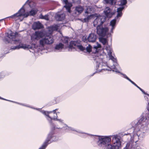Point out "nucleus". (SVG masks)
<instances>
[{"label":"nucleus","mask_w":149,"mask_h":149,"mask_svg":"<svg viewBox=\"0 0 149 149\" xmlns=\"http://www.w3.org/2000/svg\"><path fill=\"white\" fill-rule=\"evenodd\" d=\"M18 36V33H17L16 32L14 33L11 30H10L8 33H6V36L4 39V40L5 42L8 43L11 40L14 41V43L17 45V46H15L14 48H12L14 49H19L20 48H22L24 49L32 48V45L22 43V41L21 40H15V38Z\"/></svg>","instance_id":"f03ea898"},{"label":"nucleus","mask_w":149,"mask_h":149,"mask_svg":"<svg viewBox=\"0 0 149 149\" xmlns=\"http://www.w3.org/2000/svg\"><path fill=\"white\" fill-rule=\"evenodd\" d=\"M49 17H48V16L47 15H46L45 16H43L42 15H41L40 16V19H48Z\"/></svg>","instance_id":"c756f323"},{"label":"nucleus","mask_w":149,"mask_h":149,"mask_svg":"<svg viewBox=\"0 0 149 149\" xmlns=\"http://www.w3.org/2000/svg\"><path fill=\"white\" fill-rule=\"evenodd\" d=\"M127 80H129L130 81L131 83L132 81L129 78H128Z\"/></svg>","instance_id":"a19ab883"},{"label":"nucleus","mask_w":149,"mask_h":149,"mask_svg":"<svg viewBox=\"0 0 149 149\" xmlns=\"http://www.w3.org/2000/svg\"><path fill=\"white\" fill-rule=\"evenodd\" d=\"M97 38L96 35L93 33L89 34L87 38L88 41L90 42H94L95 41Z\"/></svg>","instance_id":"4468645a"},{"label":"nucleus","mask_w":149,"mask_h":149,"mask_svg":"<svg viewBox=\"0 0 149 149\" xmlns=\"http://www.w3.org/2000/svg\"><path fill=\"white\" fill-rule=\"evenodd\" d=\"M62 0L63 3L65 4L64 7L65 8L68 12L70 13L71 11L70 8L72 6L71 3L68 2V0Z\"/></svg>","instance_id":"ddd939ff"},{"label":"nucleus","mask_w":149,"mask_h":149,"mask_svg":"<svg viewBox=\"0 0 149 149\" xmlns=\"http://www.w3.org/2000/svg\"><path fill=\"white\" fill-rule=\"evenodd\" d=\"M33 29L34 30L40 29L43 28V25L40 23L35 22L34 23L33 26Z\"/></svg>","instance_id":"dca6fc26"},{"label":"nucleus","mask_w":149,"mask_h":149,"mask_svg":"<svg viewBox=\"0 0 149 149\" xmlns=\"http://www.w3.org/2000/svg\"><path fill=\"white\" fill-rule=\"evenodd\" d=\"M77 19H75V20H77ZM78 20H80L81 21L83 22V20L84 21V22H86V21H88V20H89V19H78Z\"/></svg>","instance_id":"2f4dec72"},{"label":"nucleus","mask_w":149,"mask_h":149,"mask_svg":"<svg viewBox=\"0 0 149 149\" xmlns=\"http://www.w3.org/2000/svg\"><path fill=\"white\" fill-rule=\"evenodd\" d=\"M65 43H68V38H66L65 39Z\"/></svg>","instance_id":"f704fd0d"},{"label":"nucleus","mask_w":149,"mask_h":149,"mask_svg":"<svg viewBox=\"0 0 149 149\" xmlns=\"http://www.w3.org/2000/svg\"><path fill=\"white\" fill-rule=\"evenodd\" d=\"M84 10L83 8L81 6H77L75 8V10L79 13H81Z\"/></svg>","instance_id":"6ab92c4d"},{"label":"nucleus","mask_w":149,"mask_h":149,"mask_svg":"<svg viewBox=\"0 0 149 149\" xmlns=\"http://www.w3.org/2000/svg\"><path fill=\"white\" fill-rule=\"evenodd\" d=\"M77 47L81 51H83L85 49V47H83L81 45H77Z\"/></svg>","instance_id":"c85d7f7f"},{"label":"nucleus","mask_w":149,"mask_h":149,"mask_svg":"<svg viewBox=\"0 0 149 149\" xmlns=\"http://www.w3.org/2000/svg\"><path fill=\"white\" fill-rule=\"evenodd\" d=\"M111 139L110 136H101L99 138L97 142V145L100 147H106L110 143Z\"/></svg>","instance_id":"0eeeda50"},{"label":"nucleus","mask_w":149,"mask_h":149,"mask_svg":"<svg viewBox=\"0 0 149 149\" xmlns=\"http://www.w3.org/2000/svg\"><path fill=\"white\" fill-rule=\"evenodd\" d=\"M54 132L53 131L50 132L42 145L39 149H45L48 144L53 141L57 140V139H56V136H54Z\"/></svg>","instance_id":"7ed1b4c3"},{"label":"nucleus","mask_w":149,"mask_h":149,"mask_svg":"<svg viewBox=\"0 0 149 149\" xmlns=\"http://www.w3.org/2000/svg\"><path fill=\"white\" fill-rule=\"evenodd\" d=\"M92 47L90 45H89L88 46H87L86 48L87 52L89 53L92 51Z\"/></svg>","instance_id":"cd10ccee"},{"label":"nucleus","mask_w":149,"mask_h":149,"mask_svg":"<svg viewBox=\"0 0 149 149\" xmlns=\"http://www.w3.org/2000/svg\"><path fill=\"white\" fill-rule=\"evenodd\" d=\"M51 26L53 31H54L58 30L59 27V25L58 24H54Z\"/></svg>","instance_id":"a878e982"},{"label":"nucleus","mask_w":149,"mask_h":149,"mask_svg":"<svg viewBox=\"0 0 149 149\" xmlns=\"http://www.w3.org/2000/svg\"><path fill=\"white\" fill-rule=\"evenodd\" d=\"M131 83L132 84H133L134 85V86L136 85V84L134 82H133V81H132L131 82Z\"/></svg>","instance_id":"e433bc0d"},{"label":"nucleus","mask_w":149,"mask_h":149,"mask_svg":"<svg viewBox=\"0 0 149 149\" xmlns=\"http://www.w3.org/2000/svg\"><path fill=\"white\" fill-rule=\"evenodd\" d=\"M62 19H58L57 21H62Z\"/></svg>","instance_id":"c03bdc74"},{"label":"nucleus","mask_w":149,"mask_h":149,"mask_svg":"<svg viewBox=\"0 0 149 149\" xmlns=\"http://www.w3.org/2000/svg\"><path fill=\"white\" fill-rule=\"evenodd\" d=\"M120 5L122 6L117 8L116 15V17L117 18L121 17L122 15V11L124 8V7L123 6L125 5L126 4L127 1L126 0H120Z\"/></svg>","instance_id":"9d476101"},{"label":"nucleus","mask_w":149,"mask_h":149,"mask_svg":"<svg viewBox=\"0 0 149 149\" xmlns=\"http://www.w3.org/2000/svg\"><path fill=\"white\" fill-rule=\"evenodd\" d=\"M20 19V21H22L23 19Z\"/></svg>","instance_id":"a18cd8bd"},{"label":"nucleus","mask_w":149,"mask_h":149,"mask_svg":"<svg viewBox=\"0 0 149 149\" xmlns=\"http://www.w3.org/2000/svg\"><path fill=\"white\" fill-rule=\"evenodd\" d=\"M106 3H109L111 5H114L116 2V0H104Z\"/></svg>","instance_id":"5701e85b"},{"label":"nucleus","mask_w":149,"mask_h":149,"mask_svg":"<svg viewBox=\"0 0 149 149\" xmlns=\"http://www.w3.org/2000/svg\"><path fill=\"white\" fill-rule=\"evenodd\" d=\"M101 45L100 44H99L98 42H97V45L94 46H93V49L95 50V51L94 52L95 53H96L97 52H98L97 50L98 48H101Z\"/></svg>","instance_id":"412c9836"},{"label":"nucleus","mask_w":149,"mask_h":149,"mask_svg":"<svg viewBox=\"0 0 149 149\" xmlns=\"http://www.w3.org/2000/svg\"><path fill=\"white\" fill-rule=\"evenodd\" d=\"M47 29H48V32L49 33V35H52V32H53V31L52 29V27L51 26L48 27H47Z\"/></svg>","instance_id":"bb28decb"},{"label":"nucleus","mask_w":149,"mask_h":149,"mask_svg":"<svg viewBox=\"0 0 149 149\" xmlns=\"http://www.w3.org/2000/svg\"><path fill=\"white\" fill-rule=\"evenodd\" d=\"M127 80H129L130 81L131 83L132 81L129 78H128Z\"/></svg>","instance_id":"58836bf2"},{"label":"nucleus","mask_w":149,"mask_h":149,"mask_svg":"<svg viewBox=\"0 0 149 149\" xmlns=\"http://www.w3.org/2000/svg\"><path fill=\"white\" fill-rule=\"evenodd\" d=\"M58 109H56L52 111H42V113L50 118L51 120H57V115L56 111Z\"/></svg>","instance_id":"1a4fd4ad"},{"label":"nucleus","mask_w":149,"mask_h":149,"mask_svg":"<svg viewBox=\"0 0 149 149\" xmlns=\"http://www.w3.org/2000/svg\"><path fill=\"white\" fill-rule=\"evenodd\" d=\"M104 12L107 17L109 18L112 17L115 13L113 12H111V9L109 7L105 8Z\"/></svg>","instance_id":"f8f14e48"},{"label":"nucleus","mask_w":149,"mask_h":149,"mask_svg":"<svg viewBox=\"0 0 149 149\" xmlns=\"http://www.w3.org/2000/svg\"><path fill=\"white\" fill-rule=\"evenodd\" d=\"M46 20H49V19H46Z\"/></svg>","instance_id":"de8ad7c7"},{"label":"nucleus","mask_w":149,"mask_h":149,"mask_svg":"<svg viewBox=\"0 0 149 149\" xmlns=\"http://www.w3.org/2000/svg\"><path fill=\"white\" fill-rule=\"evenodd\" d=\"M147 109L149 112V103H148V105L147 106Z\"/></svg>","instance_id":"4c0bfd02"},{"label":"nucleus","mask_w":149,"mask_h":149,"mask_svg":"<svg viewBox=\"0 0 149 149\" xmlns=\"http://www.w3.org/2000/svg\"><path fill=\"white\" fill-rule=\"evenodd\" d=\"M45 35L41 31H36L34 33L33 35L31 36V39L33 40H38L40 38L45 36Z\"/></svg>","instance_id":"9b49d317"},{"label":"nucleus","mask_w":149,"mask_h":149,"mask_svg":"<svg viewBox=\"0 0 149 149\" xmlns=\"http://www.w3.org/2000/svg\"><path fill=\"white\" fill-rule=\"evenodd\" d=\"M127 80H129L130 81L131 83L132 81L129 78H128Z\"/></svg>","instance_id":"ea45409f"},{"label":"nucleus","mask_w":149,"mask_h":149,"mask_svg":"<svg viewBox=\"0 0 149 149\" xmlns=\"http://www.w3.org/2000/svg\"><path fill=\"white\" fill-rule=\"evenodd\" d=\"M136 87L138 88L141 91H142V89L140 88L136 84V85H135Z\"/></svg>","instance_id":"72a5a7b5"},{"label":"nucleus","mask_w":149,"mask_h":149,"mask_svg":"<svg viewBox=\"0 0 149 149\" xmlns=\"http://www.w3.org/2000/svg\"><path fill=\"white\" fill-rule=\"evenodd\" d=\"M54 40L52 35H46L44 38L40 40L39 45L41 47H44L45 45H49L52 44Z\"/></svg>","instance_id":"423d86ee"},{"label":"nucleus","mask_w":149,"mask_h":149,"mask_svg":"<svg viewBox=\"0 0 149 149\" xmlns=\"http://www.w3.org/2000/svg\"><path fill=\"white\" fill-rule=\"evenodd\" d=\"M116 19H113L110 22V25L112 26V28L111 29L112 31L115 28V26L116 23Z\"/></svg>","instance_id":"a211bd4d"},{"label":"nucleus","mask_w":149,"mask_h":149,"mask_svg":"<svg viewBox=\"0 0 149 149\" xmlns=\"http://www.w3.org/2000/svg\"><path fill=\"white\" fill-rule=\"evenodd\" d=\"M36 5V4L33 2L27 0L17 13L4 19L27 18L29 16H34L38 11V8L35 7Z\"/></svg>","instance_id":"f257e3e1"},{"label":"nucleus","mask_w":149,"mask_h":149,"mask_svg":"<svg viewBox=\"0 0 149 149\" xmlns=\"http://www.w3.org/2000/svg\"><path fill=\"white\" fill-rule=\"evenodd\" d=\"M64 47V45L61 43H59L58 45H57L55 47L56 49L59 50L62 49Z\"/></svg>","instance_id":"4be33fe9"},{"label":"nucleus","mask_w":149,"mask_h":149,"mask_svg":"<svg viewBox=\"0 0 149 149\" xmlns=\"http://www.w3.org/2000/svg\"><path fill=\"white\" fill-rule=\"evenodd\" d=\"M60 101V98L59 97L55 98L51 102L52 104H55L58 103Z\"/></svg>","instance_id":"393cba45"},{"label":"nucleus","mask_w":149,"mask_h":149,"mask_svg":"<svg viewBox=\"0 0 149 149\" xmlns=\"http://www.w3.org/2000/svg\"><path fill=\"white\" fill-rule=\"evenodd\" d=\"M104 22H101L99 25L96 27L97 34L100 36L102 37H105L108 33L109 29L105 26L103 27L102 25Z\"/></svg>","instance_id":"20e7f679"},{"label":"nucleus","mask_w":149,"mask_h":149,"mask_svg":"<svg viewBox=\"0 0 149 149\" xmlns=\"http://www.w3.org/2000/svg\"><path fill=\"white\" fill-rule=\"evenodd\" d=\"M73 2L74 3L79 4L80 3V0H73Z\"/></svg>","instance_id":"7c9ffc66"},{"label":"nucleus","mask_w":149,"mask_h":149,"mask_svg":"<svg viewBox=\"0 0 149 149\" xmlns=\"http://www.w3.org/2000/svg\"><path fill=\"white\" fill-rule=\"evenodd\" d=\"M3 19H1L0 20V21H1L2 20H3Z\"/></svg>","instance_id":"49530a36"},{"label":"nucleus","mask_w":149,"mask_h":149,"mask_svg":"<svg viewBox=\"0 0 149 149\" xmlns=\"http://www.w3.org/2000/svg\"><path fill=\"white\" fill-rule=\"evenodd\" d=\"M103 37H101L99 38V40L100 42H101L103 45H105L107 42V39L106 38H104Z\"/></svg>","instance_id":"aec40b11"},{"label":"nucleus","mask_w":149,"mask_h":149,"mask_svg":"<svg viewBox=\"0 0 149 149\" xmlns=\"http://www.w3.org/2000/svg\"><path fill=\"white\" fill-rule=\"evenodd\" d=\"M55 17L56 19H63L65 17V15L64 14H57L56 15Z\"/></svg>","instance_id":"b1692460"},{"label":"nucleus","mask_w":149,"mask_h":149,"mask_svg":"<svg viewBox=\"0 0 149 149\" xmlns=\"http://www.w3.org/2000/svg\"><path fill=\"white\" fill-rule=\"evenodd\" d=\"M125 78L127 79H128V78H129L126 75H125Z\"/></svg>","instance_id":"79ce46f5"},{"label":"nucleus","mask_w":149,"mask_h":149,"mask_svg":"<svg viewBox=\"0 0 149 149\" xmlns=\"http://www.w3.org/2000/svg\"><path fill=\"white\" fill-rule=\"evenodd\" d=\"M113 144H108L106 146V149H119L121 146L120 140L116 137L113 138Z\"/></svg>","instance_id":"6e6552de"},{"label":"nucleus","mask_w":149,"mask_h":149,"mask_svg":"<svg viewBox=\"0 0 149 149\" xmlns=\"http://www.w3.org/2000/svg\"><path fill=\"white\" fill-rule=\"evenodd\" d=\"M111 57H112V58H113V56H111Z\"/></svg>","instance_id":"09e8293b"},{"label":"nucleus","mask_w":149,"mask_h":149,"mask_svg":"<svg viewBox=\"0 0 149 149\" xmlns=\"http://www.w3.org/2000/svg\"><path fill=\"white\" fill-rule=\"evenodd\" d=\"M80 42V41L79 40H77L76 41H71L70 42L69 48L72 49L73 48H74V47L77 46V47L78 45H77V44H79Z\"/></svg>","instance_id":"2eb2a0df"},{"label":"nucleus","mask_w":149,"mask_h":149,"mask_svg":"<svg viewBox=\"0 0 149 149\" xmlns=\"http://www.w3.org/2000/svg\"><path fill=\"white\" fill-rule=\"evenodd\" d=\"M93 12L92 8L90 6L87 7L86 10H85L84 15L86 17L84 19H102L101 16L97 14H92Z\"/></svg>","instance_id":"39448f33"},{"label":"nucleus","mask_w":149,"mask_h":149,"mask_svg":"<svg viewBox=\"0 0 149 149\" xmlns=\"http://www.w3.org/2000/svg\"><path fill=\"white\" fill-rule=\"evenodd\" d=\"M123 149H128V148L127 147V146H126Z\"/></svg>","instance_id":"37998d69"},{"label":"nucleus","mask_w":149,"mask_h":149,"mask_svg":"<svg viewBox=\"0 0 149 149\" xmlns=\"http://www.w3.org/2000/svg\"><path fill=\"white\" fill-rule=\"evenodd\" d=\"M142 91H141L144 94L147 95L148 96H149V94L146 93L142 89Z\"/></svg>","instance_id":"473e14b6"},{"label":"nucleus","mask_w":149,"mask_h":149,"mask_svg":"<svg viewBox=\"0 0 149 149\" xmlns=\"http://www.w3.org/2000/svg\"><path fill=\"white\" fill-rule=\"evenodd\" d=\"M54 129H55V127H54L53 129L54 130Z\"/></svg>","instance_id":"8fccbe9b"},{"label":"nucleus","mask_w":149,"mask_h":149,"mask_svg":"<svg viewBox=\"0 0 149 149\" xmlns=\"http://www.w3.org/2000/svg\"><path fill=\"white\" fill-rule=\"evenodd\" d=\"M87 40V39L86 38H85V39L84 38L83 40L84 42H85Z\"/></svg>","instance_id":"c9c22d12"},{"label":"nucleus","mask_w":149,"mask_h":149,"mask_svg":"<svg viewBox=\"0 0 149 149\" xmlns=\"http://www.w3.org/2000/svg\"><path fill=\"white\" fill-rule=\"evenodd\" d=\"M102 19H95L93 22L94 26L95 27L97 25L98 26V25H99V24H98V22H100V23L101 22H104L106 19H104V20L103 21H102Z\"/></svg>","instance_id":"f3484780"}]
</instances>
